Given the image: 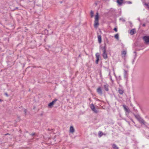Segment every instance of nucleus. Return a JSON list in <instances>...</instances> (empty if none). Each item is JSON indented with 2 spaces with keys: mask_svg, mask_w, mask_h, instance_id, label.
<instances>
[{
  "mask_svg": "<svg viewBox=\"0 0 149 149\" xmlns=\"http://www.w3.org/2000/svg\"><path fill=\"white\" fill-rule=\"evenodd\" d=\"M99 14L98 12H97L96 13V15L95 16L94 23V27L95 28H97L99 25Z\"/></svg>",
  "mask_w": 149,
  "mask_h": 149,
  "instance_id": "1",
  "label": "nucleus"
},
{
  "mask_svg": "<svg viewBox=\"0 0 149 149\" xmlns=\"http://www.w3.org/2000/svg\"><path fill=\"white\" fill-rule=\"evenodd\" d=\"M106 44L105 43H104V45L103 48L102 56L104 59H106L107 58V54L106 52Z\"/></svg>",
  "mask_w": 149,
  "mask_h": 149,
  "instance_id": "2",
  "label": "nucleus"
},
{
  "mask_svg": "<svg viewBox=\"0 0 149 149\" xmlns=\"http://www.w3.org/2000/svg\"><path fill=\"white\" fill-rule=\"evenodd\" d=\"M123 106L124 108V109L125 111L126 115L128 114L130 112V111L129 108L127 106H126L125 105H123Z\"/></svg>",
  "mask_w": 149,
  "mask_h": 149,
  "instance_id": "3",
  "label": "nucleus"
},
{
  "mask_svg": "<svg viewBox=\"0 0 149 149\" xmlns=\"http://www.w3.org/2000/svg\"><path fill=\"white\" fill-rule=\"evenodd\" d=\"M58 100L57 99H55L52 102H50L48 105V106L50 108H52V107L53 105L54 104V103Z\"/></svg>",
  "mask_w": 149,
  "mask_h": 149,
  "instance_id": "4",
  "label": "nucleus"
},
{
  "mask_svg": "<svg viewBox=\"0 0 149 149\" xmlns=\"http://www.w3.org/2000/svg\"><path fill=\"white\" fill-rule=\"evenodd\" d=\"M143 39L144 40L146 43L148 44L149 43V36H143Z\"/></svg>",
  "mask_w": 149,
  "mask_h": 149,
  "instance_id": "5",
  "label": "nucleus"
},
{
  "mask_svg": "<svg viewBox=\"0 0 149 149\" xmlns=\"http://www.w3.org/2000/svg\"><path fill=\"white\" fill-rule=\"evenodd\" d=\"M96 91L97 93L100 95H102V91L100 86L98 87V88L97 89Z\"/></svg>",
  "mask_w": 149,
  "mask_h": 149,
  "instance_id": "6",
  "label": "nucleus"
},
{
  "mask_svg": "<svg viewBox=\"0 0 149 149\" xmlns=\"http://www.w3.org/2000/svg\"><path fill=\"white\" fill-rule=\"evenodd\" d=\"M95 56L96 58L95 63L96 64H98L99 60V57H100V54L98 53H97L95 54Z\"/></svg>",
  "mask_w": 149,
  "mask_h": 149,
  "instance_id": "7",
  "label": "nucleus"
},
{
  "mask_svg": "<svg viewBox=\"0 0 149 149\" xmlns=\"http://www.w3.org/2000/svg\"><path fill=\"white\" fill-rule=\"evenodd\" d=\"M103 87L105 91L107 92H108L109 91V85L107 83L105 84L104 85Z\"/></svg>",
  "mask_w": 149,
  "mask_h": 149,
  "instance_id": "8",
  "label": "nucleus"
},
{
  "mask_svg": "<svg viewBox=\"0 0 149 149\" xmlns=\"http://www.w3.org/2000/svg\"><path fill=\"white\" fill-rule=\"evenodd\" d=\"M137 120L141 123L142 124L144 125H145L146 122L141 117Z\"/></svg>",
  "mask_w": 149,
  "mask_h": 149,
  "instance_id": "9",
  "label": "nucleus"
},
{
  "mask_svg": "<svg viewBox=\"0 0 149 149\" xmlns=\"http://www.w3.org/2000/svg\"><path fill=\"white\" fill-rule=\"evenodd\" d=\"M117 3H118L119 6H121L122 4H125V2H124L123 0H117Z\"/></svg>",
  "mask_w": 149,
  "mask_h": 149,
  "instance_id": "10",
  "label": "nucleus"
},
{
  "mask_svg": "<svg viewBox=\"0 0 149 149\" xmlns=\"http://www.w3.org/2000/svg\"><path fill=\"white\" fill-rule=\"evenodd\" d=\"M74 131L75 130L73 127L72 126H70V132L73 133L74 132Z\"/></svg>",
  "mask_w": 149,
  "mask_h": 149,
  "instance_id": "11",
  "label": "nucleus"
},
{
  "mask_svg": "<svg viewBox=\"0 0 149 149\" xmlns=\"http://www.w3.org/2000/svg\"><path fill=\"white\" fill-rule=\"evenodd\" d=\"M98 42L99 43H101L102 42V37L100 35H98L97 36Z\"/></svg>",
  "mask_w": 149,
  "mask_h": 149,
  "instance_id": "12",
  "label": "nucleus"
},
{
  "mask_svg": "<svg viewBox=\"0 0 149 149\" xmlns=\"http://www.w3.org/2000/svg\"><path fill=\"white\" fill-rule=\"evenodd\" d=\"M124 78H126L128 77L127 71L124 70Z\"/></svg>",
  "mask_w": 149,
  "mask_h": 149,
  "instance_id": "13",
  "label": "nucleus"
},
{
  "mask_svg": "<svg viewBox=\"0 0 149 149\" xmlns=\"http://www.w3.org/2000/svg\"><path fill=\"white\" fill-rule=\"evenodd\" d=\"M112 146L113 149H118V147L115 143L112 144Z\"/></svg>",
  "mask_w": 149,
  "mask_h": 149,
  "instance_id": "14",
  "label": "nucleus"
},
{
  "mask_svg": "<svg viewBox=\"0 0 149 149\" xmlns=\"http://www.w3.org/2000/svg\"><path fill=\"white\" fill-rule=\"evenodd\" d=\"M127 54V52L126 51H122L121 52V54L122 55V57H125Z\"/></svg>",
  "mask_w": 149,
  "mask_h": 149,
  "instance_id": "15",
  "label": "nucleus"
},
{
  "mask_svg": "<svg viewBox=\"0 0 149 149\" xmlns=\"http://www.w3.org/2000/svg\"><path fill=\"white\" fill-rule=\"evenodd\" d=\"M135 29H133L130 30V34L131 35H133L135 33Z\"/></svg>",
  "mask_w": 149,
  "mask_h": 149,
  "instance_id": "16",
  "label": "nucleus"
},
{
  "mask_svg": "<svg viewBox=\"0 0 149 149\" xmlns=\"http://www.w3.org/2000/svg\"><path fill=\"white\" fill-rule=\"evenodd\" d=\"M132 114L134 116H135V118L137 120H138V119H139V118L140 117V115L139 114H134V113H132Z\"/></svg>",
  "mask_w": 149,
  "mask_h": 149,
  "instance_id": "17",
  "label": "nucleus"
},
{
  "mask_svg": "<svg viewBox=\"0 0 149 149\" xmlns=\"http://www.w3.org/2000/svg\"><path fill=\"white\" fill-rule=\"evenodd\" d=\"M118 91L120 95L123 94L124 92V91L123 90L121 89L120 88L119 89Z\"/></svg>",
  "mask_w": 149,
  "mask_h": 149,
  "instance_id": "18",
  "label": "nucleus"
},
{
  "mask_svg": "<svg viewBox=\"0 0 149 149\" xmlns=\"http://www.w3.org/2000/svg\"><path fill=\"white\" fill-rule=\"evenodd\" d=\"M103 135V133L102 132L100 131L98 132V135L99 137H101Z\"/></svg>",
  "mask_w": 149,
  "mask_h": 149,
  "instance_id": "19",
  "label": "nucleus"
},
{
  "mask_svg": "<svg viewBox=\"0 0 149 149\" xmlns=\"http://www.w3.org/2000/svg\"><path fill=\"white\" fill-rule=\"evenodd\" d=\"M114 37L116 39H117V40H118L119 35H118V34L117 33V34H116V35H115L114 36Z\"/></svg>",
  "mask_w": 149,
  "mask_h": 149,
  "instance_id": "20",
  "label": "nucleus"
},
{
  "mask_svg": "<svg viewBox=\"0 0 149 149\" xmlns=\"http://www.w3.org/2000/svg\"><path fill=\"white\" fill-rule=\"evenodd\" d=\"M90 108L92 110L95 108V106L94 105L92 104Z\"/></svg>",
  "mask_w": 149,
  "mask_h": 149,
  "instance_id": "21",
  "label": "nucleus"
},
{
  "mask_svg": "<svg viewBox=\"0 0 149 149\" xmlns=\"http://www.w3.org/2000/svg\"><path fill=\"white\" fill-rule=\"evenodd\" d=\"M91 17H93L94 13L92 10H91L90 12Z\"/></svg>",
  "mask_w": 149,
  "mask_h": 149,
  "instance_id": "22",
  "label": "nucleus"
},
{
  "mask_svg": "<svg viewBox=\"0 0 149 149\" xmlns=\"http://www.w3.org/2000/svg\"><path fill=\"white\" fill-rule=\"evenodd\" d=\"M92 111H93L95 113H97L98 112V111L95 108L92 110Z\"/></svg>",
  "mask_w": 149,
  "mask_h": 149,
  "instance_id": "23",
  "label": "nucleus"
},
{
  "mask_svg": "<svg viewBox=\"0 0 149 149\" xmlns=\"http://www.w3.org/2000/svg\"><path fill=\"white\" fill-rule=\"evenodd\" d=\"M124 2H125V3H127V4H131L132 3V2L130 1H125Z\"/></svg>",
  "mask_w": 149,
  "mask_h": 149,
  "instance_id": "24",
  "label": "nucleus"
},
{
  "mask_svg": "<svg viewBox=\"0 0 149 149\" xmlns=\"http://www.w3.org/2000/svg\"><path fill=\"white\" fill-rule=\"evenodd\" d=\"M144 5L146 6H147L148 8L149 9V5L148 4V3H145V4H144Z\"/></svg>",
  "mask_w": 149,
  "mask_h": 149,
  "instance_id": "25",
  "label": "nucleus"
},
{
  "mask_svg": "<svg viewBox=\"0 0 149 149\" xmlns=\"http://www.w3.org/2000/svg\"><path fill=\"white\" fill-rule=\"evenodd\" d=\"M36 134L35 133H33L32 134H30V135L32 136H33L35 135H36Z\"/></svg>",
  "mask_w": 149,
  "mask_h": 149,
  "instance_id": "26",
  "label": "nucleus"
},
{
  "mask_svg": "<svg viewBox=\"0 0 149 149\" xmlns=\"http://www.w3.org/2000/svg\"><path fill=\"white\" fill-rule=\"evenodd\" d=\"M113 30L116 32H117V31H118V30H117V28L116 27V28H115L114 29H113Z\"/></svg>",
  "mask_w": 149,
  "mask_h": 149,
  "instance_id": "27",
  "label": "nucleus"
},
{
  "mask_svg": "<svg viewBox=\"0 0 149 149\" xmlns=\"http://www.w3.org/2000/svg\"><path fill=\"white\" fill-rule=\"evenodd\" d=\"M24 112L25 115H26V112H27V111L26 109H24Z\"/></svg>",
  "mask_w": 149,
  "mask_h": 149,
  "instance_id": "28",
  "label": "nucleus"
},
{
  "mask_svg": "<svg viewBox=\"0 0 149 149\" xmlns=\"http://www.w3.org/2000/svg\"><path fill=\"white\" fill-rule=\"evenodd\" d=\"M136 54L135 55V57H134V60H133V61H132V63L133 64L134 63V59H135L136 58Z\"/></svg>",
  "mask_w": 149,
  "mask_h": 149,
  "instance_id": "29",
  "label": "nucleus"
},
{
  "mask_svg": "<svg viewBox=\"0 0 149 149\" xmlns=\"http://www.w3.org/2000/svg\"><path fill=\"white\" fill-rule=\"evenodd\" d=\"M4 94L5 95H6L7 97H8L9 96L8 95V93H4Z\"/></svg>",
  "mask_w": 149,
  "mask_h": 149,
  "instance_id": "30",
  "label": "nucleus"
},
{
  "mask_svg": "<svg viewBox=\"0 0 149 149\" xmlns=\"http://www.w3.org/2000/svg\"><path fill=\"white\" fill-rule=\"evenodd\" d=\"M142 26L143 27H145L146 26V24H142Z\"/></svg>",
  "mask_w": 149,
  "mask_h": 149,
  "instance_id": "31",
  "label": "nucleus"
},
{
  "mask_svg": "<svg viewBox=\"0 0 149 149\" xmlns=\"http://www.w3.org/2000/svg\"><path fill=\"white\" fill-rule=\"evenodd\" d=\"M110 79L111 80V81H113V80H112V79L111 77V76H110Z\"/></svg>",
  "mask_w": 149,
  "mask_h": 149,
  "instance_id": "32",
  "label": "nucleus"
},
{
  "mask_svg": "<svg viewBox=\"0 0 149 149\" xmlns=\"http://www.w3.org/2000/svg\"><path fill=\"white\" fill-rule=\"evenodd\" d=\"M63 1H60V3H63Z\"/></svg>",
  "mask_w": 149,
  "mask_h": 149,
  "instance_id": "33",
  "label": "nucleus"
},
{
  "mask_svg": "<svg viewBox=\"0 0 149 149\" xmlns=\"http://www.w3.org/2000/svg\"><path fill=\"white\" fill-rule=\"evenodd\" d=\"M51 130H50L49 129H47V131H50Z\"/></svg>",
  "mask_w": 149,
  "mask_h": 149,
  "instance_id": "34",
  "label": "nucleus"
},
{
  "mask_svg": "<svg viewBox=\"0 0 149 149\" xmlns=\"http://www.w3.org/2000/svg\"><path fill=\"white\" fill-rule=\"evenodd\" d=\"M78 57H81V54H80L79 55Z\"/></svg>",
  "mask_w": 149,
  "mask_h": 149,
  "instance_id": "35",
  "label": "nucleus"
},
{
  "mask_svg": "<svg viewBox=\"0 0 149 149\" xmlns=\"http://www.w3.org/2000/svg\"><path fill=\"white\" fill-rule=\"evenodd\" d=\"M131 120H132V121L133 123H134V121L133 120H132V119H131Z\"/></svg>",
  "mask_w": 149,
  "mask_h": 149,
  "instance_id": "36",
  "label": "nucleus"
},
{
  "mask_svg": "<svg viewBox=\"0 0 149 149\" xmlns=\"http://www.w3.org/2000/svg\"><path fill=\"white\" fill-rule=\"evenodd\" d=\"M2 101V100L0 99V102H1Z\"/></svg>",
  "mask_w": 149,
  "mask_h": 149,
  "instance_id": "37",
  "label": "nucleus"
},
{
  "mask_svg": "<svg viewBox=\"0 0 149 149\" xmlns=\"http://www.w3.org/2000/svg\"><path fill=\"white\" fill-rule=\"evenodd\" d=\"M8 134H8V133H7V134H5V135H8Z\"/></svg>",
  "mask_w": 149,
  "mask_h": 149,
  "instance_id": "38",
  "label": "nucleus"
},
{
  "mask_svg": "<svg viewBox=\"0 0 149 149\" xmlns=\"http://www.w3.org/2000/svg\"><path fill=\"white\" fill-rule=\"evenodd\" d=\"M107 42H108V39H107Z\"/></svg>",
  "mask_w": 149,
  "mask_h": 149,
  "instance_id": "39",
  "label": "nucleus"
},
{
  "mask_svg": "<svg viewBox=\"0 0 149 149\" xmlns=\"http://www.w3.org/2000/svg\"><path fill=\"white\" fill-rule=\"evenodd\" d=\"M134 52L135 53H136V52Z\"/></svg>",
  "mask_w": 149,
  "mask_h": 149,
  "instance_id": "40",
  "label": "nucleus"
},
{
  "mask_svg": "<svg viewBox=\"0 0 149 149\" xmlns=\"http://www.w3.org/2000/svg\"><path fill=\"white\" fill-rule=\"evenodd\" d=\"M125 21V20H124V19H123V21Z\"/></svg>",
  "mask_w": 149,
  "mask_h": 149,
  "instance_id": "41",
  "label": "nucleus"
}]
</instances>
